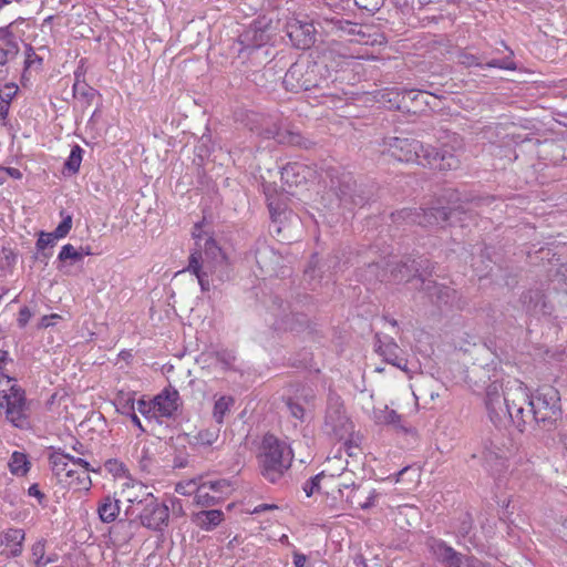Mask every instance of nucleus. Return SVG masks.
Listing matches in <instances>:
<instances>
[{"mask_svg": "<svg viewBox=\"0 0 567 567\" xmlns=\"http://www.w3.org/2000/svg\"><path fill=\"white\" fill-rule=\"evenodd\" d=\"M385 150L393 158L405 163H417L442 172L457 169L461 165L457 154L446 146L436 148L424 146L420 141L409 137H389L384 141Z\"/></svg>", "mask_w": 567, "mask_h": 567, "instance_id": "obj_1", "label": "nucleus"}, {"mask_svg": "<svg viewBox=\"0 0 567 567\" xmlns=\"http://www.w3.org/2000/svg\"><path fill=\"white\" fill-rule=\"evenodd\" d=\"M332 73L323 61L298 60L286 72L282 84L287 91H315L321 95H329Z\"/></svg>", "mask_w": 567, "mask_h": 567, "instance_id": "obj_2", "label": "nucleus"}, {"mask_svg": "<svg viewBox=\"0 0 567 567\" xmlns=\"http://www.w3.org/2000/svg\"><path fill=\"white\" fill-rule=\"evenodd\" d=\"M247 125L258 136L266 140L274 138L281 145L298 146L305 150H309L313 145L299 131H295L289 125H286L282 116L278 113L251 114L248 117Z\"/></svg>", "mask_w": 567, "mask_h": 567, "instance_id": "obj_3", "label": "nucleus"}, {"mask_svg": "<svg viewBox=\"0 0 567 567\" xmlns=\"http://www.w3.org/2000/svg\"><path fill=\"white\" fill-rule=\"evenodd\" d=\"M293 453L290 446L274 434H266L258 455L260 473L270 483H277L290 468Z\"/></svg>", "mask_w": 567, "mask_h": 567, "instance_id": "obj_4", "label": "nucleus"}, {"mask_svg": "<svg viewBox=\"0 0 567 567\" xmlns=\"http://www.w3.org/2000/svg\"><path fill=\"white\" fill-rule=\"evenodd\" d=\"M529 400L532 420L546 431L555 429L563 413L559 391L551 385H543Z\"/></svg>", "mask_w": 567, "mask_h": 567, "instance_id": "obj_5", "label": "nucleus"}, {"mask_svg": "<svg viewBox=\"0 0 567 567\" xmlns=\"http://www.w3.org/2000/svg\"><path fill=\"white\" fill-rule=\"evenodd\" d=\"M330 189L338 197L340 205L348 209L363 207L373 196V192L367 185H358L351 173L331 175Z\"/></svg>", "mask_w": 567, "mask_h": 567, "instance_id": "obj_6", "label": "nucleus"}, {"mask_svg": "<svg viewBox=\"0 0 567 567\" xmlns=\"http://www.w3.org/2000/svg\"><path fill=\"white\" fill-rule=\"evenodd\" d=\"M353 429L354 425L347 414L342 399L330 393L322 425L323 433L331 440L342 441L352 436Z\"/></svg>", "mask_w": 567, "mask_h": 567, "instance_id": "obj_7", "label": "nucleus"}, {"mask_svg": "<svg viewBox=\"0 0 567 567\" xmlns=\"http://www.w3.org/2000/svg\"><path fill=\"white\" fill-rule=\"evenodd\" d=\"M0 409L4 411L6 420L14 427L27 429L29 426L30 408L25 391L18 384H12L9 390L0 391Z\"/></svg>", "mask_w": 567, "mask_h": 567, "instance_id": "obj_8", "label": "nucleus"}, {"mask_svg": "<svg viewBox=\"0 0 567 567\" xmlns=\"http://www.w3.org/2000/svg\"><path fill=\"white\" fill-rule=\"evenodd\" d=\"M461 206L451 208L447 213L444 207L403 208L391 214L394 224L419 225L422 227L439 226L449 221V215L453 214Z\"/></svg>", "mask_w": 567, "mask_h": 567, "instance_id": "obj_9", "label": "nucleus"}, {"mask_svg": "<svg viewBox=\"0 0 567 567\" xmlns=\"http://www.w3.org/2000/svg\"><path fill=\"white\" fill-rule=\"evenodd\" d=\"M487 380L491 383L486 388L485 405L489 420L495 426L504 425L507 421L508 403L506 396L511 382L507 383L505 390L503 384L498 381L496 372L493 375L487 374Z\"/></svg>", "mask_w": 567, "mask_h": 567, "instance_id": "obj_10", "label": "nucleus"}, {"mask_svg": "<svg viewBox=\"0 0 567 567\" xmlns=\"http://www.w3.org/2000/svg\"><path fill=\"white\" fill-rule=\"evenodd\" d=\"M508 403L507 421H511L520 432L525 426L534 422L529 409V394L522 382L514 380L506 396Z\"/></svg>", "mask_w": 567, "mask_h": 567, "instance_id": "obj_11", "label": "nucleus"}, {"mask_svg": "<svg viewBox=\"0 0 567 567\" xmlns=\"http://www.w3.org/2000/svg\"><path fill=\"white\" fill-rule=\"evenodd\" d=\"M141 508L137 512L141 524L152 530L163 532L169 522V508L161 503L152 493H145L138 501Z\"/></svg>", "mask_w": 567, "mask_h": 567, "instance_id": "obj_12", "label": "nucleus"}, {"mask_svg": "<svg viewBox=\"0 0 567 567\" xmlns=\"http://www.w3.org/2000/svg\"><path fill=\"white\" fill-rule=\"evenodd\" d=\"M268 312L270 326L278 331H296L307 323L305 315L293 312L290 303L278 296L272 297Z\"/></svg>", "mask_w": 567, "mask_h": 567, "instance_id": "obj_13", "label": "nucleus"}, {"mask_svg": "<svg viewBox=\"0 0 567 567\" xmlns=\"http://www.w3.org/2000/svg\"><path fill=\"white\" fill-rule=\"evenodd\" d=\"M269 37L264 29L249 27L238 39L240 48L238 55L243 59H251L261 64L268 58V50L265 48Z\"/></svg>", "mask_w": 567, "mask_h": 567, "instance_id": "obj_14", "label": "nucleus"}, {"mask_svg": "<svg viewBox=\"0 0 567 567\" xmlns=\"http://www.w3.org/2000/svg\"><path fill=\"white\" fill-rule=\"evenodd\" d=\"M420 290L439 308L462 310L467 301L461 292L434 280L422 279Z\"/></svg>", "mask_w": 567, "mask_h": 567, "instance_id": "obj_15", "label": "nucleus"}, {"mask_svg": "<svg viewBox=\"0 0 567 567\" xmlns=\"http://www.w3.org/2000/svg\"><path fill=\"white\" fill-rule=\"evenodd\" d=\"M429 548L435 559L444 567H475L476 559L473 556L456 551L442 539L431 538Z\"/></svg>", "mask_w": 567, "mask_h": 567, "instance_id": "obj_16", "label": "nucleus"}, {"mask_svg": "<svg viewBox=\"0 0 567 567\" xmlns=\"http://www.w3.org/2000/svg\"><path fill=\"white\" fill-rule=\"evenodd\" d=\"M433 266L427 259L405 257L391 268V276L398 281H409L417 278L421 282L424 275H431Z\"/></svg>", "mask_w": 567, "mask_h": 567, "instance_id": "obj_17", "label": "nucleus"}, {"mask_svg": "<svg viewBox=\"0 0 567 567\" xmlns=\"http://www.w3.org/2000/svg\"><path fill=\"white\" fill-rule=\"evenodd\" d=\"M13 22L0 28V81L9 75V63L20 51L18 38L12 32Z\"/></svg>", "mask_w": 567, "mask_h": 567, "instance_id": "obj_18", "label": "nucleus"}, {"mask_svg": "<svg viewBox=\"0 0 567 567\" xmlns=\"http://www.w3.org/2000/svg\"><path fill=\"white\" fill-rule=\"evenodd\" d=\"M321 3L323 7H319L320 11L316 13L315 21L324 32L337 34L358 32L354 22L342 19L339 13L327 8L324 1Z\"/></svg>", "mask_w": 567, "mask_h": 567, "instance_id": "obj_19", "label": "nucleus"}, {"mask_svg": "<svg viewBox=\"0 0 567 567\" xmlns=\"http://www.w3.org/2000/svg\"><path fill=\"white\" fill-rule=\"evenodd\" d=\"M182 406V400L176 389L168 386L162 390L153 399V409L156 411V419L175 417Z\"/></svg>", "mask_w": 567, "mask_h": 567, "instance_id": "obj_20", "label": "nucleus"}, {"mask_svg": "<svg viewBox=\"0 0 567 567\" xmlns=\"http://www.w3.org/2000/svg\"><path fill=\"white\" fill-rule=\"evenodd\" d=\"M287 35L295 48L307 50L315 44L316 29L312 22L293 20L287 23Z\"/></svg>", "mask_w": 567, "mask_h": 567, "instance_id": "obj_21", "label": "nucleus"}, {"mask_svg": "<svg viewBox=\"0 0 567 567\" xmlns=\"http://www.w3.org/2000/svg\"><path fill=\"white\" fill-rule=\"evenodd\" d=\"M315 176L316 171L312 167L298 162L288 163L280 171L281 182L289 188L306 184Z\"/></svg>", "mask_w": 567, "mask_h": 567, "instance_id": "obj_22", "label": "nucleus"}, {"mask_svg": "<svg viewBox=\"0 0 567 567\" xmlns=\"http://www.w3.org/2000/svg\"><path fill=\"white\" fill-rule=\"evenodd\" d=\"M520 301L526 312L536 315H550L553 306L546 300V296L540 288L529 289L520 297Z\"/></svg>", "mask_w": 567, "mask_h": 567, "instance_id": "obj_23", "label": "nucleus"}, {"mask_svg": "<svg viewBox=\"0 0 567 567\" xmlns=\"http://www.w3.org/2000/svg\"><path fill=\"white\" fill-rule=\"evenodd\" d=\"M375 351L383 357L384 361L405 371L408 361L402 355V350L393 341L392 338H386V340H381L379 336H375Z\"/></svg>", "mask_w": 567, "mask_h": 567, "instance_id": "obj_24", "label": "nucleus"}, {"mask_svg": "<svg viewBox=\"0 0 567 567\" xmlns=\"http://www.w3.org/2000/svg\"><path fill=\"white\" fill-rule=\"evenodd\" d=\"M482 465L494 480H499L507 470L506 460L496 449L486 447L481 455Z\"/></svg>", "mask_w": 567, "mask_h": 567, "instance_id": "obj_25", "label": "nucleus"}, {"mask_svg": "<svg viewBox=\"0 0 567 567\" xmlns=\"http://www.w3.org/2000/svg\"><path fill=\"white\" fill-rule=\"evenodd\" d=\"M458 62L467 68L473 66V65L484 66V64L482 63V61L480 60L478 56L471 54V53H466V52H462L458 55ZM485 66L497 68V69L509 70V71H514L517 68L516 63L509 56L504 58V59H493L491 61H487L485 63Z\"/></svg>", "mask_w": 567, "mask_h": 567, "instance_id": "obj_26", "label": "nucleus"}, {"mask_svg": "<svg viewBox=\"0 0 567 567\" xmlns=\"http://www.w3.org/2000/svg\"><path fill=\"white\" fill-rule=\"evenodd\" d=\"M255 258L257 265L265 275L272 276L277 272L280 264V257L272 248L266 245L258 247L255 252Z\"/></svg>", "mask_w": 567, "mask_h": 567, "instance_id": "obj_27", "label": "nucleus"}, {"mask_svg": "<svg viewBox=\"0 0 567 567\" xmlns=\"http://www.w3.org/2000/svg\"><path fill=\"white\" fill-rule=\"evenodd\" d=\"M25 534L21 528H9L0 534V546L9 548V556L18 557L23 549Z\"/></svg>", "mask_w": 567, "mask_h": 567, "instance_id": "obj_28", "label": "nucleus"}, {"mask_svg": "<svg viewBox=\"0 0 567 567\" xmlns=\"http://www.w3.org/2000/svg\"><path fill=\"white\" fill-rule=\"evenodd\" d=\"M353 486L351 493L347 496V502H349L352 506H355L361 509H369L375 505V498L378 497V493L375 489L365 491L361 486Z\"/></svg>", "mask_w": 567, "mask_h": 567, "instance_id": "obj_29", "label": "nucleus"}, {"mask_svg": "<svg viewBox=\"0 0 567 567\" xmlns=\"http://www.w3.org/2000/svg\"><path fill=\"white\" fill-rule=\"evenodd\" d=\"M224 520L220 509H207L195 513L192 522L203 530H213Z\"/></svg>", "mask_w": 567, "mask_h": 567, "instance_id": "obj_30", "label": "nucleus"}, {"mask_svg": "<svg viewBox=\"0 0 567 567\" xmlns=\"http://www.w3.org/2000/svg\"><path fill=\"white\" fill-rule=\"evenodd\" d=\"M120 509V501L111 495H106L99 502L96 512L101 522L112 523L117 518Z\"/></svg>", "mask_w": 567, "mask_h": 567, "instance_id": "obj_31", "label": "nucleus"}, {"mask_svg": "<svg viewBox=\"0 0 567 567\" xmlns=\"http://www.w3.org/2000/svg\"><path fill=\"white\" fill-rule=\"evenodd\" d=\"M49 462L54 475L59 478L61 483H63V480L66 478V475H69L72 472V467L70 466L69 462V454L63 453L60 450L54 451L49 456Z\"/></svg>", "mask_w": 567, "mask_h": 567, "instance_id": "obj_32", "label": "nucleus"}, {"mask_svg": "<svg viewBox=\"0 0 567 567\" xmlns=\"http://www.w3.org/2000/svg\"><path fill=\"white\" fill-rule=\"evenodd\" d=\"M374 420L379 424L393 425L396 429H400L404 432L408 429L402 424V416L396 413L394 410H390L388 406L383 409H375L373 411Z\"/></svg>", "mask_w": 567, "mask_h": 567, "instance_id": "obj_33", "label": "nucleus"}, {"mask_svg": "<svg viewBox=\"0 0 567 567\" xmlns=\"http://www.w3.org/2000/svg\"><path fill=\"white\" fill-rule=\"evenodd\" d=\"M200 252H194L189 257L188 270L192 271L198 279V284L203 291H208L210 289V284L208 280V271L203 269V265L199 262Z\"/></svg>", "mask_w": 567, "mask_h": 567, "instance_id": "obj_34", "label": "nucleus"}, {"mask_svg": "<svg viewBox=\"0 0 567 567\" xmlns=\"http://www.w3.org/2000/svg\"><path fill=\"white\" fill-rule=\"evenodd\" d=\"M235 400L230 395H223L216 400L213 409V417L218 425L224 423L225 416L230 412Z\"/></svg>", "mask_w": 567, "mask_h": 567, "instance_id": "obj_35", "label": "nucleus"}, {"mask_svg": "<svg viewBox=\"0 0 567 567\" xmlns=\"http://www.w3.org/2000/svg\"><path fill=\"white\" fill-rule=\"evenodd\" d=\"M69 462L71 467H81V473H79V475L81 476V478H79L80 483L83 485L84 489H90L92 482L89 473L94 472V468L91 467L90 463L82 457H75L71 454H69Z\"/></svg>", "mask_w": 567, "mask_h": 567, "instance_id": "obj_36", "label": "nucleus"}, {"mask_svg": "<svg viewBox=\"0 0 567 567\" xmlns=\"http://www.w3.org/2000/svg\"><path fill=\"white\" fill-rule=\"evenodd\" d=\"M207 489V484H199L195 492V502L197 505L203 507H209L217 504L220 501V496L210 495Z\"/></svg>", "mask_w": 567, "mask_h": 567, "instance_id": "obj_37", "label": "nucleus"}, {"mask_svg": "<svg viewBox=\"0 0 567 567\" xmlns=\"http://www.w3.org/2000/svg\"><path fill=\"white\" fill-rule=\"evenodd\" d=\"M9 467L14 475H25L29 471L30 463L27 460L25 454L21 452H14L9 462Z\"/></svg>", "mask_w": 567, "mask_h": 567, "instance_id": "obj_38", "label": "nucleus"}, {"mask_svg": "<svg viewBox=\"0 0 567 567\" xmlns=\"http://www.w3.org/2000/svg\"><path fill=\"white\" fill-rule=\"evenodd\" d=\"M220 429L216 427H207L200 430L195 436V441L198 445L208 447L214 445L219 439Z\"/></svg>", "mask_w": 567, "mask_h": 567, "instance_id": "obj_39", "label": "nucleus"}, {"mask_svg": "<svg viewBox=\"0 0 567 567\" xmlns=\"http://www.w3.org/2000/svg\"><path fill=\"white\" fill-rule=\"evenodd\" d=\"M145 493L148 492L147 487L143 484H136L132 486V492L127 498V501L131 503V506L127 508V513L134 514L140 511L141 504H138V501L143 499Z\"/></svg>", "mask_w": 567, "mask_h": 567, "instance_id": "obj_40", "label": "nucleus"}, {"mask_svg": "<svg viewBox=\"0 0 567 567\" xmlns=\"http://www.w3.org/2000/svg\"><path fill=\"white\" fill-rule=\"evenodd\" d=\"M73 94L75 97L83 99L87 104H90L97 95V91L78 79L73 84Z\"/></svg>", "mask_w": 567, "mask_h": 567, "instance_id": "obj_41", "label": "nucleus"}, {"mask_svg": "<svg viewBox=\"0 0 567 567\" xmlns=\"http://www.w3.org/2000/svg\"><path fill=\"white\" fill-rule=\"evenodd\" d=\"M83 150L79 145H74L70 152L68 159L64 163V168L71 173L76 174L80 169L82 162Z\"/></svg>", "mask_w": 567, "mask_h": 567, "instance_id": "obj_42", "label": "nucleus"}, {"mask_svg": "<svg viewBox=\"0 0 567 567\" xmlns=\"http://www.w3.org/2000/svg\"><path fill=\"white\" fill-rule=\"evenodd\" d=\"M202 484H207V489L214 492L220 499L231 491V483L226 478L216 481H205Z\"/></svg>", "mask_w": 567, "mask_h": 567, "instance_id": "obj_43", "label": "nucleus"}, {"mask_svg": "<svg viewBox=\"0 0 567 567\" xmlns=\"http://www.w3.org/2000/svg\"><path fill=\"white\" fill-rule=\"evenodd\" d=\"M58 238L52 233H41L37 240V249L42 251L44 258H49L50 254L45 252L48 247H53Z\"/></svg>", "mask_w": 567, "mask_h": 567, "instance_id": "obj_44", "label": "nucleus"}, {"mask_svg": "<svg viewBox=\"0 0 567 567\" xmlns=\"http://www.w3.org/2000/svg\"><path fill=\"white\" fill-rule=\"evenodd\" d=\"M17 92H18V86L16 84L6 85L4 91H2L0 93V99H1L0 103L2 104L1 109H0V114L8 112L9 103L13 99V96L17 94Z\"/></svg>", "mask_w": 567, "mask_h": 567, "instance_id": "obj_45", "label": "nucleus"}, {"mask_svg": "<svg viewBox=\"0 0 567 567\" xmlns=\"http://www.w3.org/2000/svg\"><path fill=\"white\" fill-rule=\"evenodd\" d=\"M60 261H64L66 259H71L73 261H80L83 258L82 251H79L71 244H66L62 247L59 256Z\"/></svg>", "mask_w": 567, "mask_h": 567, "instance_id": "obj_46", "label": "nucleus"}, {"mask_svg": "<svg viewBox=\"0 0 567 567\" xmlns=\"http://www.w3.org/2000/svg\"><path fill=\"white\" fill-rule=\"evenodd\" d=\"M327 476L326 471H322L321 473L317 474L316 476L309 478L305 485L303 491L308 497L313 495V493L319 492L320 489V481Z\"/></svg>", "mask_w": 567, "mask_h": 567, "instance_id": "obj_47", "label": "nucleus"}, {"mask_svg": "<svg viewBox=\"0 0 567 567\" xmlns=\"http://www.w3.org/2000/svg\"><path fill=\"white\" fill-rule=\"evenodd\" d=\"M121 409H122V413L130 414L132 423L134 425H136L142 433H144L145 429L143 427L140 417L134 413V409H135L134 408V400L133 399L125 400V402L122 404Z\"/></svg>", "mask_w": 567, "mask_h": 567, "instance_id": "obj_48", "label": "nucleus"}, {"mask_svg": "<svg viewBox=\"0 0 567 567\" xmlns=\"http://www.w3.org/2000/svg\"><path fill=\"white\" fill-rule=\"evenodd\" d=\"M384 1L385 0H354V3L358 8L373 14L384 6Z\"/></svg>", "mask_w": 567, "mask_h": 567, "instance_id": "obj_49", "label": "nucleus"}, {"mask_svg": "<svg viewBox=\"0 0 567 567\" xmlns=\"http://www.w3.org/2000/svg\"><path fill=\"white\" fill-rule=\"evenodd\" d=\"M355 29L358 32L353 33H340L339 35L342 37L344 34L347 35H357L359 39L357 40L358 43L365 44V45H373L375 43H381V41H378L377 39H371V35L368 34L363 28L355 23Z\"/></svg>", "mask_w": 567, "mask_h": 567, "instance_id": "obj_50", "label": "nucleus"}, {"mask_svg": "<svg viewBox=\"0 0 567 567\" xmlns=\"http://www.w3.org/2000/svg\"><path fill=\"white\" fill-rule=\"evenodd\" d=\"M472 526H473L472 516L468 513H463L460 517V525L457 527V533L462 537H466L470 534Z\"/></svg>", "mask_w": 567, "mask_h": 567, "instance_id": "obj_51", "label": "nucleus"}, {"mask_svg": "<svg viewBox=\"0 0 567 567\" xmlns=\"http://www.w3.org/2000/svg\"><path fill=\"white\" fill-rule=\"evenodd\" d=\"M72 227V216L66 215L52 233L58 239L65 237Z\"/></svg>", "mask_w": 567, "mask_h": 567, "instance_id": "obj_52", "label": "nucleus"}, {"mask_svg": "<svg viewBox=\"0 0 567 567\" xmlns=\"http://www.w3.org/2000/svg\"><path fill=\"white\" fill-rule=\"evenodd\" d=\"M137 410L145 417H156V411L153 409V400L146 401L144 399H140L137 401Z\"/></svg>", "mask_w": 567, "mask_h": 567, "instance_id": "obj_53", "label": "nucleus"}, {"mask_svg": "<svg viewBox=\"0 0 567 567\" xmlns=\"http://www.w3.org/2000/svg\"><path fill=\"white\" fill-rule=\"evenodd\" d=\"M286 404H287V408H288L291 416H293L300 421L303 420L305 409L300 403L295 402L293 400L289 399Z\"/></svg>", "mask_w": 567, "mask_h": 567, "instance_id": "obj_54", "label": "nucleus"}, {"mask_svg": "<svg viewBox=\"0 0 567 567\" xmlns=\"http://www.w3.org/2000/svg\"><path fill=\"white\" fill-rule=\"evenodd\" d=\"M478 203H481V199H477V202L475 200H471V202H462V203H458V204H453L449 207H444L446 209V212L449 213L451 208H454V207H457V206H461V208H458L457 210H455L453 214H450L449 215V220L455 216V215H460V214H465L470 208L468 206L470 205H478Z\"/></svg>", "mask_w": 567, "mask_h": 567, "instance_id": "obj_55", "label": "nucleus"}, {"mask_svg": "<svg viewBox=\"0 0 567 567\" xmlns=\"http://www.w3.org/2000/svg\"><path fill=\"white\" fill-rule=\"evenodd\" d=\"M81 473V467H74L72 466V472L66 475V478L63 480V483L68 485H73L78 488H83V485L80 483L81 476L79 475Z\"/></svg>", "mask_w": 567, "mask_h": 567, "instance_id": "obj_56", "label": "nucleus"}, {"mask_svg": "<svg viewBox=\"0 0 567 567\" xmlns=\"http://www.w3.org/2000/svg\"><path fill=\"white\" fill-rule=\"evenodd\" d=\"M217 361L220 362L225 368H231L235 361V355L230 351H219L216 353Z\"/></svg>", "mask_w": 567, "mask_h": 567, "instance_id": "obj_57", "label": "nucleus"}, {"mask_svg": "<svg viewBox=\"0 0 567 567\" xmlns=\"http://www.w3.org/2000/svg\"><path fill=\"white\" fill-rule=\"evenodd\" d=\"M105 468L110 473H112L114 476H120L122 473H124V465H123V463L118 462L117 460L106 461Z\"/></svg>", "mask_w": 567, "mask_h": 567, "instance_id": "obj_58", "label": "nucleus"}, {"mask_svg": "<svg viewBox=\"0 0 567 567\" xmlns=\"http://www.w3.org/2000/svg\"><path fill=\"white\" fill-rule=\"evenodd\" d=\"M35 62L41 64L42 59L34 52L31 45H28L24 60L25 69H29Z\"/></svg>", "mask_w": 567, "mask_h": 567, "instance_id": "obj_59", "label": "nucleus"}, {"mask_svg": "<svg viewBox=\"0 0 567 567\" xmlns=\"http://www.w3.org/2000/svg\"><path fill=\"white\" fill-rule=\"evenodd\" d=\"M31 317L32 312L30 311V309L28 307H22L18 316V326L20 328H24L28 324Z\"/></svg>", "mask_w": 567, "mask_h": 567, "instance_id": "obj_60", "label": "nucleus"}, {"mask_svg": "<svg viewBox=\"0 0 567 567\" xmlns=\"http://www.w3.org/2000/svg\"><path fill=\"white\" fill-rule=\"evenodd\" d=\"M483 372H485V368L484 367L474 364L472 367V369L468 371L467 378H468L470 381H474V383H477L476 378H478L482 381L481 374ZM485 382L486 381L483 380V383H485Z\"/></svg>", "mask_w": 567, "mask_h": 567, "instance_id": "obj_61", "label": "nucleus"}, {"mask_svg": "<svg viewBox=\"0 0 567 567\" xmlns=\"http://www.w3.org/2000/svg\"><path fill=\"white\" fill-rule=\"evenodd\" d=\"M28 495L35 497L40 504H43V502L45 501V495L40 491L39 485L37 483L32 484L29 487Z\"/></svg>", "mask_w": 567, "mask_h": 567, "instance_id": "obj_62", "label": "nucleus"}, {"mask_svg": "<svg viewBox=\"0 0 567 567\" xmlns=\"http://www.w3.org/2000/svg\"><path fill=\"white\" fill-rule=\"evenodd\" d=\"M322 267H327V270L337 271L340 268V261L337 256L329 257Z\"/></svg>", "mask_w": 567, "mask_h": 567, "instance_id": "obj_63", "label": "nucleus"}, {"mask_svg": "<svg viewBox=\"0 0 567 567\" xmlns=\"http://www.w3.org/2000/svg\"><path fill=\"white\" fill-rule=\"evenodd\" d=\"M3 172L6 176L13 179H20L22 178V172L19 168L16 167H3Z\"/></svg>", "mask_w": 567, "mask_h": 567, "instance_id": "obj_64", "label": "nucleus"}]
</instances>
